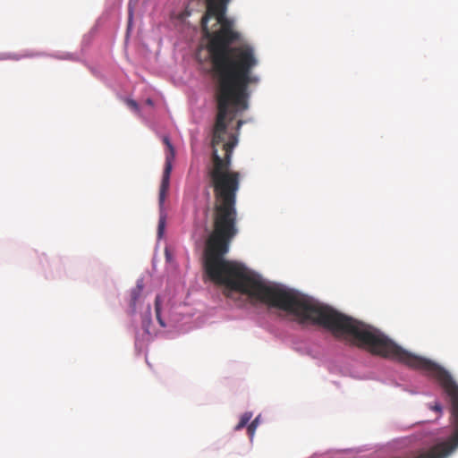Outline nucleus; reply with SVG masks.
I'll return each instance as SVG.
<instances>
[{
    "mask_svg": "<svg viewBox=\"0 0 458 458\" xmlns=\"http://www.w3.org/2000/svg\"><path fill=\"white\" fill-rule=\"evenodd\" d=\"M155 310H156V316H157V319L158 323L160 324L161 327H165V324L160 315V297L159 296H157L156 300H155Z\"/></svg>",
    "mask_w": 458,
    "mask_h": 458,
    "instance_id": "obj_5",
    "label": "nucleus"
},
{
    "mask_svg": "<svg viewBox=\"0 0 458 458\" xmlns=\"http://www.w3.org/2000/svg\"><path fill=\"white\" fill-rule=\"evenodd\" d=\"M431 410L437 411L439 413L442 412L443 407L439 403H436L434 405L429 407Z\"/></svg>",
    "mask_w": 458,
    "mask_h": 458,
    "instance_id": "obj_9",
    "label": "nucleus"
},
{
    "mask_svg": "<svg viewBox=\"0 0 458 458\" xmlns=\"http://www.w3.org/2000/svg\"><path fill=\"white\" fill-rule=\"evenodd\" d=\"M125 103L130 109H131L132 111H134L137 114L140 113V106L135 100L127 98V99H125Z\"/></svg>",
    "mask_w": 458,
    "mask_h": 458,
    "instance_id": "obj_7",
    "label": "nucleus"
},
{
    "mask_svg": "<svg viewBox=\"0 0 458 458\" xmlns=\"http://www.w3.org/2000/svg\"><path fill=\"white\" fill-rule=\"evenodd\" d=\"M251 417H252L251 412H244L241 416L239 423L235 426V430H240V429L243 428L248 424V422L250 420Z\"/></svg>",
    "mask_w": 458,
    "mask_h": 458,
    "instance_id": "obj_4",
    "label": "nucleus"
},
{
    "mask_svg": "<svg viewBox=\"0 0 458 458\" xmlns=\"http://www.w3.org/2000/svg\"><path fill=\"white\" fill-rule=\"evenodd\" d=\"M164 142L167 146L169 154L165 157V165L162 175L158 201L159 206L162 208L170 187V175L172 172V159L174 157V149L168 138L164 139Z\"/></svg>",
    "mask_w": 458,
    "mask_h": 458,
    "instance_id": "obj_2",
    "label": "nucleus"
},
{
    "mask_svg": "<svg viewBox=\"0 0 458 458\" xmlns=\"http://www.w3.org/2000/svg\"><path fill=\"white\" fill-rule=\"evenodd\" d=\"M142 292V285L137 284V286L131 290V307L135 308L136 301L140 298Z\"/></svg>",
    "mask_w": 458,
    "mask_h": 458,
    "instance_id": "obj_3",
    "label": "nucleus"
},
{
    "mask_svg": "<svg viewBox=\"0 0 458 458\" xmlns=\"http://www.w3.org/2000/svg\"><path fill=\"white\" fill-rule=\"evenodd\" d=\"M144 327L146 328V331L148 332V326L146 325V322L144 321Z\"/></svg>",
    "mask_w": 458,
    "mask_h": 458,
    "instance_id": "obj_13",
    "label": "nucleus"
},
{
    "mask_svg": "<svg viewBox=\"0 0 458 458\" xmlns=\"http://www.w3.org/2000/svg\"><path fill=\"white\" fill-rule=\"evenodd\" d=\"M259 417H257L254 420H252V421L250 422V425L248 426V428H247L248 434H249V436H250V438H252V437H253L254 433H255V430H256V428H257V427H258V425H259Z\"/></svg>",
    "mask_w": 458,
    "mask_h": 458,
    "instance_id": "obj_6",
    "label": "nucleus"
},
{
    "mask_svg": "<svg viewBox=\"0 0 458 458\" xmlns=\"http://www.w3.org/2000/svg\"><path fill=\"white\" fill-rule=\"evenodd\" d=\"M230 1L207 0L206 13L201 18L202 30L208 39L207 49L217 107L211 140V165L207 168L215 197L214 230L207 244H230L238 233L236 195L241 174L230 169L238 138L227 127L238 113L248 109L249 87L259 82V77L253 74L259 64L254 46L244 40L234 21L225 15Z\"/></svg>",
    "mask_w": 458,
    "mask_h": 458,
    "instance_id": "obj_1",
    "label": "nucleus"
},
{
    "mask_svg": "<svg viewBox=\"0 0 458 458\" xmlns=\"http://www.w3.org/2000/svg\"><path fill=\"white\" fill-rule=\"evenodd\" d=\"M165 225V217L160 216L159 221H158V228H157V233H158L159 237H161L163 234Z\"/></svg>",
    "mask_w": 458,
    "mask_h": 458,
    "instance_id": "obj_8",
    "label": "nucleus"
},
{
    "mask_svg": "<svg viewBox=\"0 0 458 458\" xmlns=\"http://www.w3.org/2000/svg\"><path fill=\"white\" fill-rule=\"evenodd\" d=\"M146 103L148 105V106H153V101L150 99V98H148L146 100Z\"/></svg>",
    "mask_w": 458,
    "mask_h": 458,
    "instance_id": "obj_12",
    "label": "nucleus"
},
{
    "mask_svg": "<svg viewBox=\"0 0 458 458\" xmlns=\"http://www.w3.org/2000/svg\"><path fill=\"white\" fill-rule=\"evenodd\" d=\"M242 123H243V121H242V120H239V121L237 122V130H239V129L241 128V126L242 125Z\"/></svg>",
    "mask_w": 458,
    "mask_h": 458,
    "instance_id": "obj_10",
    "label": "nucleus"
},
{
    "mask_svg": "<svg viewBox=\"0 0 458 458\" xmlns=\"http://www.w3.org/2000/svg\"><path fill=\"white\" fill-rule=\"evenodd\" d=\"M131 20H132V13L130 11V13H129V26L131 25Z\"/></svg>",
    "mask_w": 458,
    "mask_h": 458,
    "instance_id": "obj_11",
    "label": "nucleus"
}]
</instances>
